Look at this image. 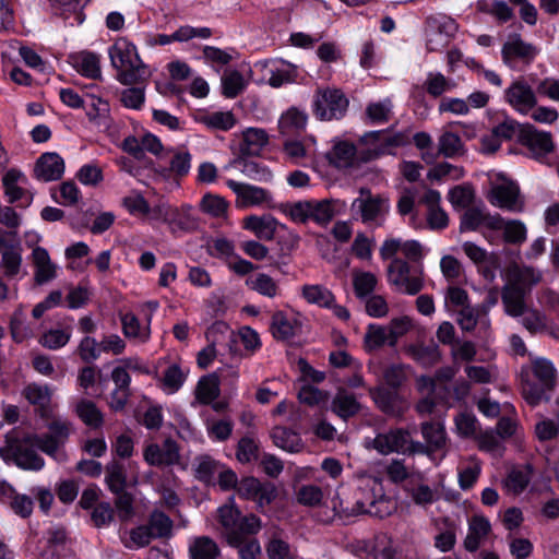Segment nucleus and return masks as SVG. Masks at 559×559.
Segmentation results:
<instances>
[{"instance_id": "1", "label": "nucleus", "mask_w": 559, "mask_h": 559, "mask_svg": "<svg viewBox=\"0 0 559 559\" xmlns=\"http://www.w3.org/2000/svg\"><path fill=\"white\" fill-rule=\"evenodd\" d=\"M520 378L522 395L531 406L549 401L556 382V369L549 360L532 359L531 367L522 368Z\"/></svg>"}, {"instance_id": "2", "label": "nucleus", "mask_w": 559, "mask_h": 559, "mask_svg": "<svg viewBox=\"0 0 559 559\" xmlns=\"http://www.w3.org/2000/svg\"><path fill=\"white\" fill-rule=\"evenodd\" d=\"M109 57L111 66L117 70V80L123 85L143 83L151 75L135 46L126 38H119L109 48Z\"/></svg>"}, {"instance_id": "3", "label": "nucleus", "mask_w": 559, "mask_h": 559, "mask_svg": "<svg viewBox=\"0 0 559 559\" xmlns=\"http://www.w3.org/2000/svg\"><path fill=\"white\" fill-rule=\"evenodd\" d=\"M37 435H26L19 430H11L5 436V447L0 448V455L4 459H12L14 463L28 471H39L44 467L45 461L36 450Z\"/></svg>"}, {"instance_id": "4", "label": "nucleus", "mask_w": 559, "mask_h": 559, "mask_svg": "<svg viewBox=\"0 0 559 559\" xmlns=\"http://www.w3.org/2000/svg\"><path fill=\"white\" fill-rule=\"evenodd\" d=\"M234 499L218 508V521L222 525V534L228 545H239L245 535H254L261 528V521L255 515L241 516L235 508Z\"/></svg>"}, {"instance_id": "5", "label": "nucleus", "mask_w": 559, "mask_h": 559, "mask_svg": "<svg viewBox=\"0 0 559 559\" xmlns=\"http://www.w3.org/2000/svg\"><path fill=\"white\" fill-rule=\"evenodd\" d=\"M350 212L355 219H360L368 226L380 227L390 212V200L382 194H372L368 188H360L359 197L350 204Z\"/></svg>"}, {"instance_id": "6", "label": "nucleus", "mask_w": 559, "mask_h": 559, "mask_svg": "<svg viewBox=\"0 0 559 559\" xmlns=\"http://www.w3.org/2000/svg\"><path fill=\"white\" fill-rule=\"evenodd\" d=\"M487 198L493 206L513 213L522 212L525 204L519 185L502 175L491 182Z\"/></svg>"}, {"instance_id": "7", "label": "nucleus", "mask_w": 559, "mask_h": 559, "mask_svg": "<svg viewBox=\"0 0 559 559\" xmlns=\"http://www.w3.org/2000/svg\"><path fill=\"white\" fill-rule=\"evenodd\" d=\"M312 107L320 120L341 119L347 111L348 99L341 90L319 88L313 96Z\"/></svg>"}, {"instance_id": "8", "label": "nucleus", "mask_w": 559, "mask_h": 559, "mask_svg": "<svg viewBox=\"0 0 559 559\" xmlns=\"http://www.w3.org/2000/svg\"><path fill=\"white\" fill-rule=\"evenodd\" d=\"M377 481L373 479H365L354 492L353 506L343 507L340 502L338 507L345 515L370 514L381 516L379 504L383 503V499H378L376 493Z\"/></svg>"}, {"instance_id": "9", "label": "nucleus", "mask_w": 559, "mask_h": 559, "mask_svg": "<svg viewBox=\"0 0 559 559\" xmlns=\"http://www.w3.org/2000/svg\"><path fill=\"white\" fill-rule=\"evenodd\" d=\"M519 143L528 151L530 157L544 163L554 152L555 143L550 132L540 131L531 123H524L520 129Z\"/></svg>"}, {"instance_id": "10", "label": "nucleus", "mask_w": 559, "mask_h": 559, "mask_svg": "<svg viewBox=\"0 0 559 559\" xmlns=\"http://www.w3.org/2000/svg\"><path fill=\"white\" fill-rule=\"evenodd\" d=\"M70 431L71 424L69 421L60 418L53 419L48 424L47 433L37 435L35 441H37L38 450L58 461L64 460L66 455L60 451V448L68 440Z\"/></svg>"}, {"instance_id": "11", "label": "nucleus", "mask_w": 559, "mask_h": 559, "mask_svg": "<svg viewBox=\"0 0 559 559\" xmlns=\"http://www.w3.org/2000/svg\"><path fill=\"white\" fill-rule=\"evenodd\" d=\"M388 282L393 285L400 293L407 295H416L424 287L421 273L411 274L409 264L399 258L391 260L388 265Z\"/></svg>"}, {"instance_id": "12", "label": "nucleus", "mask_w": 559, "mask_h": 559, "mask_svg": "<svg viewBox=\"0 0 559 559\" xmlns=\"http://www.w3.org/2000/svg\"><path fill=\"white\" fill-rule=\"evenodd\" d=\"M504 100L516 112L527 115L537 105V91L522 78L514 80L504 90Z\"/></svg>"}, {"instance_id": "13", "label": "nucleus", "mask_w": 559, "mask_h": 559, "mask_svg": "<svg viewBox=\"0 0 559 559\" xmlns=\"http://www.w3.org/2000/svg\"><path fill=\"white\" fill-rule=\"evenodd\" d=\"M537 53L538 49L524 41L519 34L509 35L501 49L502 61L510 69H516L518 62L528 66Z\"/></svg>"}, {"instance_id": "14", "label": "nucleus", "mask_w": 559, "mask_h": 559, "mask_svg": "<svg viewBox=\"0 0 559 559\" xmlns=\"http://www.w3.org/2000/svg\"><path fill=\"white\" fill-rule=\"evenodd\" d=\"M0 254L4 274L13 277L22 266V248L17 240V231L0 229Z\"/></svg>"}, {"instance_id": "15", "label": "nucleus", "mask_w": 559, "mask_h": 559, "mask_svg": "<svg viewBox=\"0 0 559 559\" xmlns=\"http://www.w3.org/2000/svg\"><path fill=\"white\" fill-rule=\"evenodd\" d=\"M26 176L17 170L10 169L2 177L4 195L9 203H19L22 207H28L34 199V193L26 188Z\"/></svg>"}, {"instance_id": "16", "label": "nucleus", "mask_w": 559, "mask_h": 559, "mask_svg": "<svg viewBox=\"0 0 559 559\" xmlns=\"http://www.w3.org/2000/svg\"><path fill=\"white\" fill-rule=\"evenodd\" d=\"M226 185L236 194V206L239 209L260 206L272 201V193L264 188L231 179Z\"/></svg>"}, {"instance_id": "17", "label": "nucleus", "mask_w": 559, "mask_h": 559, "mask_svg": "<svg viewBox=\"0 0 559 559\" xmlns=\"http://www.w3.org/2000/svg\"><path fill=\"white\" fill-rule=\"evenodd\" d=\"M407 132L394 131L393 129L370 131L361 136L365 144L373 145L376 155L389 153L392 148L403 146L408 143Z\"/></svg>"}, {"instance_id": "18", "label": "nucleus", "mask_w": 559, "mask_h": 559, "mask_svg": "<svg viewBox=\"0 0 559 559\" xmlns=\"http://www.w3.org/2000/svg\"><path fill=\"white\" fill-rule=\"evenodd\" d=\"M255 67H261L266 72L269 78L265 82L274 88L294 83L298 76L297 66L283 59L259 62Z\"/></svg>"}, {"instance_id": "19", "label": "nucleus", "mask_w": 559, "mask_h": 559, "mask_svg": "<svg viewBox=\"0 0 559 559\" xmlns=\"http://www.w3.org/2000/svg\"><path fill=\"white\" fill-rule=\"evenodd\" d=\"M144 460L150 465H174L179 462L180 455L175 441L167 439L162 447L150 444L144 450Z\"/></svg>"}, {"instance_id": "20", "label": "nucleus", "mask_w": 559, "mask_h": 559, "mask_svg": "<svg viewBox=\"0 0 559 559\" xmlns=\"http://www.w3.org/2000/svg\"><path fill=\"white\" fill-rule=\"evenodd\" d=\"M63 173L64 162L57 153L41 154L34 168L35 177L44 182L58 180Z\"/></svg>"}, {"instance_id": "21", "label": "nucleus", "mask_w": 559, "mask_h": 559, "mask_svg": "<svg viewBox=\"0 0 559 559\" xmlns=\"http://www.w3.org/2000/svg\"><path fill=\"white\" fill-rule=\"evenodd\" d=\"M409 441L408 432L403 429H393L388 432L378 433L372 441L373 448L381 454L386 455L393 452H404Z\"/></svg>"}, {"instance_id": "22", "label": "nucleus", "mask_w": 559, "mask_h": 559, "mask_svg": "<svg viewBox=\"0 0 559 559\" xmlns=\"http://www.w3.org/2000/svg\"><path fill=\"white\" fill-rule=\"evenodd\" d=\"M368 392L381 412L393 416H400L403 414L404 406L397 392L382 385L369 388Z\"/></svg>"}, {"instance_id": "23", "label": "nucleus", "mask_w": 559, "mask_h": 559, "mask_svg": "<svg viewBox=\"0 0 559 559\" xmlns=\"http://www.w3.org/2000/svg\"><path fill=\"white\" fill-rule=\"evenodd\" d=\"M34 265V281L38 285L46 284L57 277L58 266L51 261L48 251L43 247H35L32 251Z\"/></svg>"}, {"instance_id": "24", "label": "nucleus", "mask_w": 559, "mask_h": 559, "mask_svg": "<svg viewBox=\"0 0 559 559\" xmlns=\"http://www.w3.org/2000/svg\"><path fill=\"white\" fill-rule=\"evenodd\" d=\"M525 294L526 288L523 287L520 283L510 281L503 286L501 299L507 314L511 317H521L524 314Z\"/></svg>"}, {"instance_id": "25", "label": "nucleus", "mask_w": 559, "mask_h": 559, "mask_svg": "<svg viewBox=\"0 0 559 559\" xmlns=\"http://www.w3.org/2000/svg\"><path fill=\"white\" fill-rule=\"evenodd\" d=\"M310 219L320 225H326L335 215L343 213L347 204L338 199L310 201Z\"/></svg>"}, {"instance_id": "26", "label": "nucleus", "mask_w": 559, "mask_h": 559, "mask_svg": "<svg viewBox=\"0 0 559 559\" xmlns=\"http://www.w3.org/2000/svg\"><path fill=\"white\" fill-rule=\"evenodd\" d=\"M490 522L483 515H474L468 521V532L464 539L467 551H476L490 533Z\"/></svg>"}, {"instance_id": "27", "label": "nucleus", "mask_w": 559, "mask_h": 559, "mask_svg": "<svg viewBox=\"0 0 559 559\" xmlns=\"http://www.w3.org/2000/svg\"><path fill=\"white\" fill-rule=\"evenodd\" d=\"M167 225L173 234L178 231L188 233L199 227V221L190 205L173 206Z\"/></svg>"}, {"instance_id": "28", "label": "nucleus", "mask_w": 559, "mask_h": 559, "mask_svg": "<svg viewBox=\"0 0 559 559\" xmlns=\"http://www.w3.org/2000/svg\"><path fill=\"white\" fill-rule=\"evenodd\" d=\"M239 153L242 156L259 155L269 143V135L260 128H247L240 133Z\"/></svg>"}, {"instance_id": "29", "label": "nucleus", "mask_w": 559, "mask_h": 559, "mask_svg": "<svg viewBox=\"0 0 559 559\" xmlns=\"http://www.w3.org/2000/svg\"><path fill=\"white\" fill-rule=\"evenodd\" d=\"M360 408L356 396L343 388L336 391L331 402V411L344 420L357 415Z\"/></svg>"}, {"instance_id": "30", "label": "nucleus", "mask_w": 559, "mask_h": 559, "mask_svg": "<svg viewBox=\"0 0 559 559\" xmlns=\"http://www.w3.org/2000/svg\"><path fill=\"white\" fill-rule=\"evenodd\" d=\"M222 463L210 455L203 454L194 457L192 471L194 477L207 486L216 485V476Z\"/></svg>"}, {"instance_id": "31", "label": "nucleus", "mask_w": 559, "mask_h": 559, "mask_svg": "<svg viewBox=\"0 0 559 559\" xmlns=\"http://www.w3.org/2000/svg\"><path fill=\"white\" fill-rule=\"evenodd\" d=\"M277 221L271 215H250L243 218L242 227L252 231L261 240H272L276 233Z\"/></svg>"}, {"instance_id": "32", "label": "nucleus", "mask_w": 559, "mask_h": 559, "mask_svg": "<svg viewBox=\"0 0 559 559\" xmlns=\"http://www.w3.org/2000/svg\"><path fill=\"white\" fill-rule=\"evenodd\" d=\"M22 394L29 404L35 406L40 416L48 415L51 401V390L48 385L31 383L24 388Z\"/></svg>"}, {"instance_id": "33", "label": "nucleus", "mask_w": 559, "mask_h": 559, "mask_svg": "<svg viewBox=\"0 0 559 559\" xmlns=\"http://www.w3.org/2000/svg\"><path fill=\"white\" fill-rule=\"evenodd\" d=\"M532 473L530 465L513 467L503 479V488L508 493L520 495L528 486Z\"/></svg>"}, {"instance_id": "34", "label": "nucleus", "mask_w": 559, "mask_h": 559, "mask_svg": "<svg viewBox=\"0 0 559 559\" xmlns=\"http://www.w3.org/2000/svg\"><path fill=\"white\" fill-rule=\"evenodd\" d=\"M230 167L239 170L243 176L262 182H269L273 176L270 169L254 160H249L242 155L230 162Z\"/></svg>"}, {"instance_id": "35", "label": "nucleus", "mask_w": 559, "mask_h": 559, "mask_svg": "<svg viewBox=\"0 0 559 559\" xmlns=\"http://www.w3.org/2000/svg\"><path fill=\"white\" fill-rule=\"evenodd\" d=\"M457 324L465 332H472L477 324L485 331L490 328V320L488 316H484L483 312L476 307H464L457 312Z\"/></svg>"}, {"instance_id": "36", "label": "nucleus", "mask_w": 559, "mask_h": 559, "mask_svg": "<svg viewBox=\"0 0 559 559\" xmlns=\"http://www.w3.org/2000/svg\"><path fill=\"white\" fill-rule=\"evenodd\" d=\"M421 435L430 452L444 449L447 433L440 421H425L421 424Z\"/></svg>"}, {"instance_id": "37", "label": "nucleus", "mask_w": 559, "mask_h": 559, "mask_svg": "<svg viewBox=\"0 0 559 559\" xmlns=\"http://www.w3.org/2000/svg\"><path fill=\"white\" fill-rule=\"evenodd\" d=\"M274 444L289 453H297L302 450L304 443L300 436L285 427H275L271 433Z\"/></svg>"}, {"instance_id": "38", "label": "nucleus", "mask_w": 559, "mask_h": 559, "mask_svg": "<svg viewBox=\"0 0 559 559\" xmlns=\"http://www.w3.org/2000/svg\"><path fill=\"white\" fill-rule=\"evenodd\" d=\"M72 66L82 75L97 79L100 76V62L99 57L90 51H82L71 56Z\"/></svg>"}, {"instance_id": "39", "label": "nucleus", "mask_w": 559, "mask_h": 559, "mask_svg": "<svg viewBox=\"0 0 559 559\" xmlns=\"http://www.w3.org/2000/svg\"><path fill=\"white\" fill-rule=\"evenodd\" d=\"M298 328L297 320L287 318L283 311H276L273 313L271 332L276 340H290L296 335Z\"/></svg>"}, {"instance_id": "40", "label": "nucleus", "mask_w": 559, "mask_h": 559, "mask_svg": "<svg viewBox=\"0 0 559 559\" xmlns=\"http://www.w3.org/2000/svg\"><path fill=\"white\" fill-rule=\"evenodd\" d=\"M301 295L311 305H316L321 308H330L335 301L333 293L323 285H304L301 287Z\"/></svg>"}, {"instance_id": "41", "label": "nucleus", "mask_w": 559, "mask_h": 559, "mask_svg": "<svg viewBox=\"0 0 559 559\" xmlns=\"http://www.w3.org/2000/svg\"><path fill=\"white\" fill-rule=\"evenodd\" d=\"M191 559H217L221 555L218 545L207 536H199L189 545Z\"/></svg>"}, {"instance_id": "42", "label": "nucleus", "mask_w": 559, "mask_h": 559, "mask_svg": "<svg viewBox=\"0 0 559 559\" xmlns=\"http://www.w3.org/2000/svg\"><path fill=\"white\" fill-rule=\"evenodd\" d=\"M199 122L212 130L228 131L235 127L237 119L231 111H212L201 114Z\"/></svg>"}, {"instance_id": "43", "label": "nucleus", "mask_w": 559, "mask_h": 559, "mask_svg": "<svg viewBox=\"0 0 559 559\" xmlns=\"http://www.w3.org/2000/svg\"><path fill=\"white\" fill-rule=\"evenodd\" d=\"M78 417L91 428H99L104 423V415L97 405L90 400L82 399L75 405Z\"/></svg>"}, {"instance_id": "44", "label": "nucleus", "mask_w": 559, "mask_h": 559, "mask_svg": "<svg viewBox=\"0 0 559 559\" xmlns=\"http://www.w3.org/2000/svg\"><path fill=\"white\" fill-rule=\"evenodd\" d=\"M307 124V115L297 108H290L284 112L278 120L280 132L284 135H292L302 130Z\"/></svg>"}, {"instance_id": "45", "label": "nucleus", "mask_w": 559, "mask_h": 559, "mask_svg": "<svg viewBox=\"0 0 559 559\" xmlns=\"http://www.w3.org/2000/svg\"><path fill=\"white\" fill-rule=\"evenodd\" d=\"M10 332L12 338L21 343L34 335L33 329L26 322V314L23 306H19L12 313L10 320Z\"/></svg>"}, {"instance_id": "46", "label": "nucleus", "mask_w": 559, "mask_h": 559, "mask_svg": "<svg viewBox=\"0 0 559 559\" xmlns=\"http://www.w3.org/2000/svg\"><path fill=\"white\" fill-rule=\"evenodd\" d=\"M390 346V336L385 325L369 324L364 336V348L368 352H374L383 345Z\"/></svg>"}, {"instance_id": "47", "label": "nucleus", "mask_w": 559, "mask_h": 559, "mask_svg": "<svg viewBox=\"0 0 559 559\" xmlns=\"http://www.w3.org/2000/svg\"><path fill=\"white\" fill-rule=\"evenodd\" d=\"M219 395V382L216 376L202 377L195 389V397L202 404H210Z\"/></svg>"}, {"instance_id": "48", "label": "nucleus", "mask_w": 559, "mask_h": 559, "mask_svg": "<svg viewBox=\"0 0 559 559\" xmlns=\"http://www.w3.org/2000/svg\"><path fill=\"white\" fill-rule=\"evenodd\" d=\"M393 105L391 99L373 102L367 105L365 114L371 124H381L388 122L392 117Z\"/></svg>"}, {"instance_id": "49", "label": "nucleus", "mask_w": 559, "mask_h": 559, "mask_svg": "<svg viewBox=\"0 0 559 559\" xmlns=\"http://www.w3.org/2000/svg\"><path fill=\"white\" fill-rule=\"evenodd\" d=\"M409 356L423 366H432L440 359L439 348L436 344H416L407 347Z\"/></svg>"}, {"instance_id": "50", "label": "nucleus", "mask_w": 559, "mask_h": 559, "mask_svg": "<svg viewBox=\"0 0 559 559\" xmlns=\"http://www.w3.org/2000/svg\"><path fill=\"white\" fill-rule=\"evenodd\" d=\"M122 331L126 337L144 343L150 337V326L142 328L139 319L131 312L121 316Z\"/></svg>"}, {"instance_id": "51", "label": "nucleus", "mask_w": 559, "mask_h": 559, "mask_svg": "<svg viewBox=\"0 0 559 559\" xmlns=\"http://www.w3.org/2000/svg\"><path fill=\"white\" fill-rule=\"evenodd\" d=\"M187 378V373L177 364L166 368L162 378V389L167 394H174L180 390Z\"/></svg>"}, {"instance_id": "52", "label": "nucleus", "mask_w": 559, "mask_h": 559, "mask_svg": "<svg viewBox=\"0 0 559 559\" xmlns=\"http://www.w3.org/2000/svg\"><path fill=\"white\" fill-rule=\"evenodd\" d=\"M424 87L430 96L440 97L442 94L452 91L455 87V83L440 72H429Z\"/></svg>"}, {"instance_id": "53", "label": "nucleus", "mask_w": 559, "mask_h": 559, "mask_svg": "<svg viewBox=\"0 0 559 559\" xmlns=\"http://www.w3.org/2000/svg\"><path fill=\"white\" fill-rule=\"evenodd\" d=\"M246 80L239 71L225 72L222 76L223 95L227 98H235L246 88Z\"/></svg>"}, {"instance_id": "54", "label": "nucleus", "mask_w": 559, "mask_h": 559, "mask_svg": "<svg viewBox=\"0 0 559 559\" xmlns=\"http://www.w3.org/2000/svg\"><path fill=\"white\" fill-rule=\"evenodd\" d=\"M426 25L431 27L439 35H443L451 39L459 29V25L454 19L444 14H435L426 19Z\"/></svg>"}, {"instance_id": "55", "label": "nucleus", "mask_w": 559, "mask_h": 559, "mask_svg": "<svg viewBox=\"0 0 559 559\" xmlns=\"http://www.w3.org/2000/svg\"><path fill=\"white\" fill-rule=\"evenodd\" d=\"M439 153L444 157H454L464 153L461 138L453 132L445 131L439 138Z\"/></svg>"}, {"instance_id": "56", "label": "nucleus", "mask_w": 559, "mask_h": 559, "mask_svg": "<svg viewBox=\"0 0 559 559\" xmlns=\"http://www.w3.org/2000/svg\"><path fill=\"white\" fill-rule=\"evenodd\" d=\"M378 283V278L371 272L356 271L353 274V285L358 298H365L370 295Z\"/></svg>"}, {"instance_id": "57", "label": "nucleus", "mask_w": 559, "mask_h": 559, "mask_svg": "<svg viewBox=\"0 0 559 559\" xmlns=\"http://www.w3.org/2000/svg\"><path fill=\"white\" fill-rule=\"evenodd\" d=\"M246 284L254 292L269 298H274L278 294L276 282L265 273H259L253 278L247 280Z\"/></svg>"}, {"instance_id": "58", "label": "nucleus", "mask_w": 559, "mask_h": 559, "mask_svg": "<svg viewBox=\"0 0 559 559\" xmlns=\"http://www.w3.org/2000/svg\"><path fill=\"white\" fill-rule=\"evenodd\" d=\"M207 436L215 441H226L231 436L234 424L229 418L223 419H206Z\"/></svg>"}, {"instance_id": "59", "label": "nucleus", "mask_w": 559, "mask_h": 559, "mask_svg": "<svg viewBox=\"0 0 559 559\" xmlns=\"http://www.w3.org/2000/svg\"><path fill=\"white\" fill-rule=\"evenodd\" d=\"M124 466L118 462H111L106 467V483L114 493H120L126 488Z\"/></svg>"}, {"instance_id": "60", "label": "nucleus", "mask_w": 559, "mask_h": 559, "mask_svg": "<svg viewBox=\"0 0 559 559\" xmlns=\"http://www.w3.org/2000/svg\"><path fill=\"white\" fill-rule=\"evenodd\" d=\"M147 527L154 538H164L171 535L173 521L163 512L155 511L150 515Z\"/></svg>"}, {"instance_id": "61", "label": "nucleus", "mask_w": 559, "mask_h": 559, "mask_svg": "<svg viewBox=\"0 0 559 559\" xmlns=\"http://www.w3.org/2000/svg\"><path fill=\"white\" fill-rule=\"evenodd\" d=\"M503 231V240L512 245H521L526 240V226L519 219L507 221Z\"/></svg>"}, {"instance_id": "62", "label": "nucleus", "mask_w": 559, "mask_h": 559, "mask_svg": "<svg viewBox=\"0 0 559 559\" xmlns=\"http://www.w3.org/2000/svg\"><path fill=\"white\" fill-rule=\"evenodd\" d=\"M413 326L412 319L409 317L394 318L385 325L388 334L390 336V346L394 347L402 336H404Z\"/></svg>"}, {"instance_id": "63", "label": "nucleus", "mask_w": 559, "mask_h": 559, "mask_svg": "<svg viewBox=\"0 0 559 559\" xmlns=\"http://www.w3.org/2000/svg\"><path fill=\"white\" fill-rule=\"evenodd\" d=\"M71 338V332L61 329H51L43 334L40 344L49 349H58L68 344Z\"/></svg>"}, {"instance_id": "64", "label": "nucleus", "mask_w": 559, "mask_h": 559, "mask_svg": "<svg viewBox=\"0 0 559 559\" xmlns=\"http://www.w3.org/2000/svg\"><path fill=\"white\" fill-rule=\"evenodd\" d=\"M266 554L270 559H294V551L290 545L277 537H273L266 545Z\"/></svg>"}]
</instances>
